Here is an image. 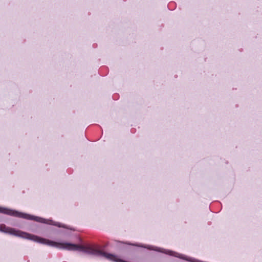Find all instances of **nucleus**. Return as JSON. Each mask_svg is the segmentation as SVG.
<instances>
[{"label":"nucleus","instance_id":"1","mask_svg":"<svg viewBox=\"0 0 262 262\" xmlns=\"http://www.w3.org/2000/svg\"><path fill=\"white\" fill-rule=\"evenodd\" d=\"M0 213L28 220H34L39 222H43L44 221V219L41 217L32 216L6 208L0 207Z\"/></svg>","mask_w":262,"mask_h":262}]
</instances>
